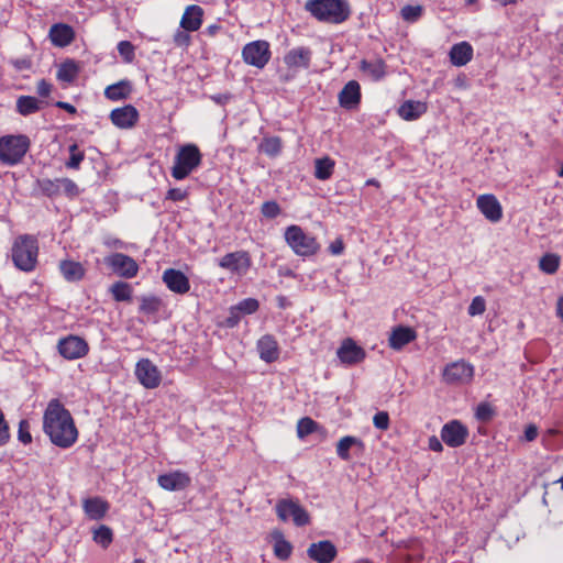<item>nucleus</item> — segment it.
<instances>
[{
	"label": "nucleus",
	"mask_w": 563,
	"mask_h": 563,
	"mask_svg": "<svg viewBox=\"0 0 563 563\" xmlns=\"http://www.w3.org/2000/svg\"><path fill=\"white\" fill-rule=\"evenodd\" d=\"M357 448L361 452L364 450V443L361 439L352 435L343 437L336 443V454L343 461L351 459L350 450Z\"/></svg>",
	"instance_id": "32"
},
{
	"label": "nucleus",
	"mask_w": 563,
	"mask_h": 563,
	"mask_svg": "<svg viewBox=\"0 0 563 563\" xmlns=\"http://www.w3.org/2000/svg\"><path fill=\"white\" fill-rule=\"evenodd\" d=\"M242 57L247 65L264 68L271 58L268 42L257 40L247 43L242 49Z\"/></svg>",
	"instance_id": "7"
},
{
	"label": "nucleus",
	"mask_w": 563,
	"mask_h": 563,
	"mask_svg": "<svg viewBox=\"0 0 563 563\" xmlns=\"http://www.w3.org/2000/svg\"><path fill=\"white\" fill-rule=\"evenodd\" d=\"M118 52L128 63H131L134 58V46L129 41H121L118 44Z\"/></svg>",
	"instance_id": "49"
},
{
	"label": "nucleus",
	"mask_w": 563,
	"mask_h": 563,
	"mask_svg": "<svg viewBox=\"0 0 563 563\" xmlns=\"http://www.w3.org/2000/svg\"><path fill=\"white\" fill-rule=\"evenodd\" d=\"M236 310L243 313H253L258 309V301L253 298H247L238 303L235 307Z\"/></svg>",
	"instance_id": "51"
},
{
	"label": "nucleus",
	"mask_w": 563,
	"mask_h": 563,
	"mask_svg": "<svg viewBox=\"0 0 563 563\" xmlns=\"http://www.w3.org/2000/svg\"><path fill=\"white\" fill-rule=\"evenodd\" d=\"M40 188L43 192H45L47 196H55L58 195L59 191V178L55 180L51 179H43L38 181Z\"/></svg>",
	"instance_id": "47"
},
{
	"label": "nucleus",
	"mask_w": 563,
	"mask_h": 563,
	"mask_svg": "<svg viewBox=\"0 0 563 563\" xmlns=\"http://www.w3.org/2000/svg\"><path fill=\"white\" fill-rule=\"evenodd\" d=\"M43 429L52 443L62 449L70 448L78 438L70 412L57 399H52L46 407Z\"/></svg>",
	"instance_id": "1"
},
{
	"label": "nucleus",
	"mask_w": 563,
	"mask_h": 563,
	"mask_svg": "<svg viewBox=\"0 0 563 563\" xmlns=\"http://www.w3.org/2000/svg\"><path fill=\"white\" fill-rule=\"evenodd\" d=\"M174 42L177 46H187L190 42V35L184 29L177 30L174 34Z\"/></svg>",
	"instance_id": "56"
},
{
	"label": "nucleus",
	"mask_w": 563,
	"mask_h": 563,
	"mask_svg": "<svg viewBox=\"0 0 563 563\" xmlns=\"http://www.w3.org/2000/svg\"><path fill=\"white\" fill-rule=\"evenodd\" d=\"M75 37L71 26L64 23H57L49 29V38L55 46L65 47L69 45Z\"/></svg>",
	"instance_id": "24"
},
{
	"label": "nucleus",
	"mask_w": 563,
	"mask_h": 563,
	"mask_svg": "<svg viewBox=\"0 0 563 563\" xmlns=\"http://www.w3.org/2000/svg\"><path fill=\"white\" fill-rule=\"evenodd\" d=\"M203 10L196 4L188 5L180 20V27L187 32H195L202 24Z\"/></svg>",
	"instance_id": "23"
},
{
	"label": "nucleus",
	"mask_w": 563,
	"mask_h": 563,
	"mask_svg": "<svg viewBox=\"0 0 563 563\" xmlns=\"http://www.w3.org/2000/svg\"><path fill=\"white\" fill-rule=\"evenodd\" d=\"M373 423L375 428L385 431L389 428V416L386 411H378L374 418Z\"/></svg>",
	"instance_id": "53"
},
{
	"label": "nucleus",
	"mask_w": 563,
	"mask_h": 563,
	"mask_svg": "<svg viewBox=\"0 0 563 563\" xmlns=\"http://www.w3.org/2000/svg\"><path fill=\"white\" fill-rule=\"evenodd\" d=\"M236 323H238V318H233V317H231V318H229V319H228V324H229L230 327H233V325H235Z\"/></svg>",
	"instance_id": "64"
},
{
	"label": "nucleus",
	"mask_w": 563,
	"mask_h": 563,
	"mask_svg": "<svg viewBox=\"0 0 563 563\" xmlns=\"http://www.w3.org/2000/svg\"><path fill=\"white\" fill-rule=\"evenodd\" d=\"M157 483L165 490L177 492L186 489L190 485L191 478L186 472L174 471L159 475Z\"/></svg>",
	"instance_id": "17"
},
{
	"label": "nucleus",
	"mask_w": 563,
	"mask_h": 563,
	"mask_svg": "<svg viewBox=\"0 0 563 563\" xmlns=\"http://www.w3.org/2000/svg\"><path fill=\"white\" fill-rule=\"evenodd\" d=\"M202 155L195 144H186L177 151L170 169L173 178L183 180L201 164Z\"/></svg>",
	"instance_id": "4"
},
{
	"label": "nucleus",
	"mask_w": 563,
	"mask_h": 563,
	"mask_svg": "<svg viewBox=\"0 0 563 563\" xmlns=\"http://www.w3.org/2000/svg\"><path fill=\"white\" fill-rule=\"evenodd\" d=\"M110 120L120 129H130L136 124L139 120V111L135 107L126 104L124 107L113 109L110 113Z\"/></svg>",
	"instance_id": "19"
},
{
	"label": "nucleus",
	"mask_w": 563,
	"mask_h": 563,
	"mask_svg": "<svg viewBox=\"0 0 563 563\" xmlns=\"http://www.w3.org/2000/svg\"><path fill=\"white\" fill-rule=\"evenodd\" d=\"M262 152L269 156L277 155L282 150V143L278 137H266L260 145Z\"/></svg>",
	"instance_id": "42"
},
{
	"label": "nucleus",
	"mask_w": 563,
	"mask_h": 563,
	"mask_svg": "<svg viewBox=\"0 0 563 563\" xmlns=\"http://www.w3.org/2000/svg\"><path fill=\"white\" fill-rule=\"evenodd\" d=\"M112 531L109 527L102 525L93 530V541L100 544L102 548H108L112 542Z\"/></svg>",
	"instance_id": "39"
},
{
	"label": "nucleus",
	"mask_w": 563,
	"mask_h": 563,
	"mask_svg": "<svg viewBox=\"0 0 563 563\" xmlns=\"http://www.w3.org/2000/svg\"><path fill=\"white\" fill-rule=\"evenodd\" d=\"M427 112V104L421 101L408 100L404 102L399 109V115L406 121H412L420 118Z\"/></svg>",
	"instance_id": "31"
},
{
	"label": "nucleus",
	"mask_w": 563,
	"mask_h": 563,
	"mask_svg": "<svg viewBox=\"0 0 563 563\" xmlns=\"http://www.w3.org/2000/svg\"><path fill=\"white\" fill-rule=\"evenodd\" d=\"M31 142L26 135H4L0 137V161L13 166L19 164L30 148Z\"/></svg>",
	"instance_id": "5"
},
{
	"label": "nucleus",
	"mask_w": 563,
	"mask_h": 563,
	"mask_svg": "<svg viewBox=\"0 0 563 563\" xmlns=\"http://www.w3.org/2000/svg\"><path fill=\"white\" fill-rule=\"evenodd\" d=\"M312 52L309 47L297 46L284 55V64L292 70L307 69L310 66Z\"/></svg>",
	"instance_id": "16"
},
{
	"label": "nucleus",
	"mask_w": 563,
	"mask_h": 563,
	"mask_svg": "<svg viewBox=\"0 0 563 563\" xmlns=\"http://www.w3.org/2000/svg\"><path fill=\"white\" fill-rule=\"evenodd\" d=\"M305 8L317 20L335 24L347 20L351 13L346 0H308Z\"/></svg>",
	"instance_id": "2"
},
{
	"label": "nucleus",
	"mask_w": 563,
	"mask_h": 563,
	"mask_svg": "<svg viewBox=\"0 0 563 563\" xmlns=\"http://www.w3.org/2000/svg\"><path fill=\"white\" fill-rule=\"evenodd\" d=\"M161 309V300L157 297L148 296L141 298L140 311L146 314H154Z\"/></svg>",
	"instance_id": "41"
},
{
	"label": "nucleus",
	"mask_w": 563,
	"mask_h": 563,
	"mask_svg": "<svg viewBox=\"0 0 563 563\" xmlns=\"http://www.w3.org/2000/svg\"><path fill=\"white\" fill-rule=\"evenodd\" d=\"M69 154L70 156L66 166L71 169H77L84 159V153L79 151L77 144H73L69 146Z\"/></svg>",
	"instance_id": "45"
},
{
	"label": "nucleus",
	"mask_w": 563,
	"mask_h": 563,
	"mask_svg": "<svg viewBox=\"0 0 563 563\" xmlns=\"http://www.w3.org/2000/svg\"><path fill=\"white\" fill-rule=\"evenodd\" d=\"M307 552L309 558L318 563H331L336 555V549L330 541L312 543Z\"/></svg>",
	"instance_id": "22"
},
{
	"label": "nucleus",
	"mask_w": 563,
	"mask_h": 563,
	"mask_svg": "<svg viewBox=\"0 0 563 563\" xmlns=\"http://www.w3.org/2000/svg\"><path fill=\"white\" fill-rule=\"evenodd\" d=\"M401 18L408 22L417 21L422 14L421 5H405L400 11Z\"/></svg>",
	"instance_id": "44"
},
{
	"label": "nucleus",
	"mask_w": 563,
	"mask_h": 563,
	"mask_svg": "<svg viewBox=\"0 0 563 563\" xmlns=\"http://www.w3.org/2000/svg\"><path fill=\"white\" fill-rule=\"evenodd\" d=\"M257 351L261 360L272 363L278 358V344L272 335H264L257 342Z\"/></svg>",
	"instance_id": "27"
},
{
	"label": "nucleus",
	"mask_w": 563,
	"mask_h": 563,
	"mask_svg": "<svg viewBox=\"0 0 563 563\" xmlns=\"http://www.w3.org/2000/svg\"><path fill=\"white\" fill-rule=\"evenodd\" d=\"M135 375L145 388L154 389L159 386L162 375L157 366L147 358L137 362L135 367Z\"/></svg>",
	"instance_id": "12"
},
{
	"label": "nucleus",
	"mask_w": 563,
	"mask_h": 563,
	"mask_svg": "<svg viewBox=\"0 0 563 563\" xmlns=\"http://www.w3.org/2000/svg\"><path fill=\"white\" fill-rule=\"evenodd\" d=\"M58 352L67 360L84 357L88 353L87 342L75 335L60 339L57 344Z\"/></svg>",
	"instance_id": "13"
},
{
	"label": "nucleus",
	"mask_w": 563,
	"mask_h": 563,
	"mask_svg": "<svg viewBox=\"0 0 563 563\" xmlns=\"http://www.w3.org/2000/svg\"><path fill=\"white\" fill-rule=\"evenodd\" d=\"M340 361L347 365H354L365 358V351L357 345L352 339H345L336 352Z\"/></svg>",
	"instance_id": "18"
},
{
	"label": "nucleus",
	"mask_w": 563,
	"mask_h": 563,
	"mask_svg": "<svg viewBox=\"0 0 563 563\" xmlns=\"http://www.w3.org/2000/svg\"><path fill=\"white\" fill-rule=\"evenodd\" d=\"M276 512L280 520L286 521L289 517L296 526L302 527L310 522L307 510L298 503L290 499H282L276 505Z\"/></svg>",
	"instance_id": "8"
},
{
	"label": "nucleus",
	"mask_w": 563,
	"mask_h": 563,
	"mask_svg": "<svg viewBox=\"0 0 563 563\" xmlns=\"http://www.w3.org/2000/svg\"><path fill=\"white\" fill-rule=\"evenodd\" d=\"M361 71L369 79L377 81L385 77L386 65L383 59H363L360 64Z\"/></svg>",
	"instance_id": "29"
},
{
	"label": "nucleus",
	"mask_w": 563,
	"mask_h": 563,
	"mask_svg": "<svg viewBox=\"0 0 563 563\" xmlns=\"http://www.w3.org/2000/svg\"><path fill=\"white\" fill-rule=\"evenodd\" d=\"M59 269L63 277L71 283L81 280L86 274L85 267L79 262L70 260L62 261Z\"/></svg>",
	"instance_id": "30"
},
{
	"label": "nucleus",
	"mask_w": 563,
	"mask_h": 563,
	"mask_svg": "<svg viewBox=\"0 0 563 563\" xmlns=\"http://www.w3.org/2000/svg\"><path fill=\"white\" fill-rule=\"evenodd\" d=\"M556 313L563 320V296L558 300Z\"/></svg>",
	"instance_id": "62"
},
{
	"label": "nucleus",
	"mask_w": 563,
	"mask_h": 563,
	"mask_svg": "<svg viewBox=\"0 0 563 563\" xmlns=\"http://www.w3.org/2000/svg\"><path fill=\"white\" fill-rule=\"evenodd\" d=\"M131 93V85L126 80H121L117 84L110 85L104 90V96L113 101L125 99Z\"/></svg>",
	"instance_id": "34"
},
{
	"label": "nucleus",
	"mask_w": 563,
	"mask_h": 563,
	"mask_svg": "<svg viewBox=\"0 0 563 563\" xmlns=\"http://www.w3.org/2000/svg\"><path fill=\"white\" fill-rule=\"evenodd\" d=\"M188 194L186 190L180 188H172L166 194V199L172 201H183L187 198Z\"/></svg>",
	"instance_id": "55"
},
{
	"label": "nucleus",
	"mask_w": 563,
	"mask_h": 563,
	"mask_svg": "<svg viewBox=\"0 0 563 563\" xmlns=\"http://www.w3.org/2000/svg\"><path fill=\"white\" fill-rule=\"evenodd\" d=\"M285 240L290 249L299 256H311L319 250L316 238L307 234L296 224L286 228Z\"/></svg>",
	"instance_id": "6"
},
{
	"label": "nucleus",
	"mask_w": 563,
	"mask_h": 563,
	"mask_svg": "<svg viewBox=\"0 0 563 563\" xmlns=\"http://www.w3.org/2000/svg\"><path fill=\"white\" fill-rule=\"evenodd\" d=\"M163 282L169 290L179 295H184L190 289L188 277L183 272L174 268H168L163 273Z\"/></svg>",
	"instance_id": "20"
},
{
	"label": "nucleus",
	"mask_w": 563,
	"mask_h": 563,
	"mask_svg": "<svg viewBox=\"0 0 563 563\" xmlns=\"http://www.w3.org/2000/svg\"><path fill=\"white\" fill-rule=\"evenodd\" d=\"M561 258L558 254L548 253L539 261V268L545 274H554L559 269Z\"/></svg>",
	"instance_id": "37"
},
{
	"label": "nucleus",
	"mask_w": 563,
	"mask_h": 563,
	"mask_svg": "<svg viewBox=\"0 0 563 563\" xmlns=\"http://www.w3.org/2000/svg\"><path fill=\"white\" fill-rule=\"evenodd\" d=\"M335 163L332 158L325 156L314 161V177L319 180L329 179L334 170Z\"/></svg>",
	"instance_id": "35"
},
{
	"label": "nucleus",
	"mask_w": 563,
	"mask_h": 563,
	"mask_svg": "<svg viewBox=\"0 0 563 563\" xmlns=\"http://www.w3.org/2000/svg\"><path fill=\"white\" fill-rule=\"evenodd\" d=\"M476 206L482 214L490 222H499L503 218V207L492 194L481 195L476 199Z\"/></svg>",
	"instance_id": "15"
},
{
	"label": "nucleus",
	"mask_w": 563,
	"mask_h": 563,
	"mask_svg": "<svg viewBox=\"0 0 563 563\" xmlns=\"http://www.w3.org/2000/svg\"><path fill=\"white\" fill-rule=\"evenodd\" d=\"M493 416V409L488 404H481L476 409V417L479 420L487 421Z\"/></svg>",
	"instance_id": "54"
},
{
	"label": "nucleus",
	"mask_w": 563,
	"mask_h": 563,
	"mask_svg": "<svg viewBox=\"0 0 563 563\" xmlns=\"http://www.w3.org/2000/svg\"><path fill=\"white\" fill-rule=\"evenodd\" d=\"M473 53V47L468 42H460L451 47L450 62L456 67H462L472 60Z\"/></svg>",
	"instance_id": "25"
},
{
	"label": "nucleus",
	"mask_w": 563,
	"mask_h": 563,
	"mask_svg": "<svg viewBox=\"0 0 563 563\" xmlns=\"http://www.w3.org/2000/svg\"><path fill=\"white\" fill-rule=\"evenodd\" d=\"M252 261L247 252L245 251H236L231 252L222 256L218 265L229 271L232 275L235 276H244L250 267H251Z\"/></svg>",
	"instance_id": "9"
},
{
	"label": "nucleus",
	"mask_w": 563,
	"mask_h": 563,
	"mask_svg": "<svg viewBox=\"0 0 563 563\" xmlns=\"http://www.w3.org/2000/svg\"><path fill=\"white\" fill-rule=\"evenodd\" d=\"M318 429V423L309 417L301 418L297 423V435L303 439Z\"/></svg>",
	"instance_id": "40"
},
{
	"label": "nucleus",
	"mask_w": 563,
	"mask_h": 563,
	"mask_svg": "<svg viewBox=\"0 0 563 563\" xmlns=\"http://www.w3.org/2000/svg\"><path fill=\"white\" fill-rule=\"evenodd\" d=\"M429 449L433 452H442L443 445L435 435L429 438Z\"/></svg>",
	"instance_id": "60"
},
{
	"label": "nucleus",
	"mask_w": 563,
	"mask_h": 563,
	"mask_svg": "<svg viewBox=\"0 0 563 563\" xmlns=\"http://www.w3.org/2000/svg\"><path fill=\"white\" fill-rule=\"evenodd\" d=\"M416 339V332L408 327H398L389 335V346L400 350Z\"/></svg>",
	"instance_id": "28"
},
{
	"label": "nucleus",
	"mask_w": 563,
	"mask_h": 563,
	"mask_svg": "<svg viewBox=\"0 0 563 563\" xmlns=\"http://www.w3.org/2000/svg\"><path fill=\"white\" fill-rule=\"evenodd\" d=\"M79 71L77 64L74 60L63 63L57 70V78L64 82H71L75 80Z\"/></svg>",
	"instance_id": "36"
},
{
	"label": "nucleus",
	"mask_w": 563,
	"mask_h": 563,
	"mask_svg": "<svg viewBox=\"0 0 563 563\" xmlns=\"http://www.w3.org/2000/svg\"><path fill=\"white\" fill-rule=\"evenodd\" d=\"M339 103L346 110H352L358 107L361 102V87L355 80H350L338 96Z\"/></svg>",
	"instance_id": "21"
},
{
	"label": "nucleus",
	"mask_w": 563,
	"mask_h": 563,
	"mask_svg": "<svg viewBox=\"0 0 563 563\" xmlns=\"http://www.w3.org/2000/svg\"><path fill=\"white\" fill-rule=\"evenodd\" d=\"M52 85L45 79L37 82L36 91L41 97H47L51 93Z\"/></svg>",
	"instance_id": "57"
},
{
	"label": "nucleus",
	"mask_w": 563,
	"mask_h": 563,
	"mask_svg": "<svg viewBox=\"0 0 563 563\" xmlns=\"http://www.w3.org/2000/svg\"><path fill=\"white\" fill-rule=\"evenodd\" d=\"M538 437V428L534 424H529L525 430V440L531 442Z\"/></svg>",
	"instance_id": "59"
},
{
	"label": "nucleus",
	"mask_w": 563,
	"mask_h": 563,
	"mask_svg": "<svg viewBox=\"0 0 563 563\" xmlns=\"http://www.w3.org/2000/svg\"><path fill=\"white\" fill-rule=\"evenodd\" d=\"M467 437V428L457 420H453L445 423L441 430L442 441L451 448H457L463 445Z\"/></svg>",
	"instance_id": "14"
},
{
	"label": "nucleus",
	"mask_w": 563,
	"mask_h": 563,
	"mask_svg": "<svg viewBox=\"0 0 563 563\" xmlns=\"http://www.w3.org/2000/svg\"><path fill=\"white\" fill-rule=\"evenodd\" d=\"M110 292L117 301H130L132 299V287L124 282L112 284Z\"/></svg>",
	"instance_id": "38"
},
{
	"label": "nucleus",
	"mask_w": 563,
	"mask_h": 563,
	"mask_svg": "<svg viewBox=\"0 0 563 563\" xmlns=\"http://www.w3.org/2000/svg\"><path fill=\"white\" fill-rule=\"evenodd\" d=\"M12 261L22 272H32L36 268L38 257V242L30 234L19 235L12 244Z\"/></svg>",
	"instance_id": "3"
},
{
	"label": "nucleus",
	"mask_w": 563,
	"mask_h": 563,
	"mask_svg": "<svg viewBox=\"0 0 563 563\" xmlns=\"http://www.w3.org/2000/svg\"><path fill=\"white\" fill-rule=\"evenodd\" d=\"M366 185L367 186H375V187H379V181L376 180L375 178H371L366 181Z\"/></svg>",
	"instance_id": "63"
},
{
	"label": "nucleus",
	"mask_w": 563,
	"mask_h": 563,
	"mask_svg": "<svg viewBox=\"0 0 563 563\" xmlns=\"http://www.w3.org/2000/svg\"><path fill=\"white\" fill-rule=\"evenodd\" d=\"M59 191L69 197H74L79 194L78 186L69 178H59Z\"/></svg>",
	"instance_id": "48"
},
{
	"label": "nucleus",
	"mask_w": 563,
	"mask_h": 563,
	"mask_svg": "<svg viewBox=\"0 0 563 563\" xmlns=\"http://www.w3.org/2000/svg\"><path fill=\"white\" fill-rule=\"evenodd\" d=\"M486 310V301L482 296H476L473 298L471 305L468 306L467 312L470 316H481Z\"/></svg>",
	"instance_id": "46"
},
{
	"label": "nucleus",
	"mask_w": 563,
	"mask_h": 563,
	"mask_svg": "<svg viewBox=\"0 0 563 563\" xmlns=\"http://www.w3.org/2000/svg\"><path fill=\"white\" fill-rule=\"evenodd\" d=\"M343 250H344V244L341 239L334 240L329 246V251L333 255H340L343 252Z\"/></svg>",
	"instance_id": "58"
},
{
	"label": "nucleus",
	"mask_w": 563,
	"mask_h": 563,
	"mask_svg": "<svg viewBox=\"0 0 563 563\" xmlns=\"http://www.w3.org/2000/svg\"><path fill=\"white\" fill-rule=\"evenodd\" d=\"M18 439L23 444H29L32 442V437L30 433V423L27 420H21L19 423Z\"/></svg>",
	"instance_id": "52"
},
{
	"label": "nucleus",
	"mask_w": 563,
	"mask_h": 563,
	"mask_svg": "<svg viewBox=\"0 0 563 563\" xmlns=\"http://www.w3.org/2000/svg\"><path fill=\"white\" fill-rule=\"evenodd\" d=\"M474 368L465 361H456L443 368L442 378L446 384L459 385L471 382Z\"/></svg>",
	"instance_id": "11"
},
{
	"label": "nucleus",
	"mask_w": 563,
	"mask_h": 563,
	"mask_svg": "<svg viewBox=\"0 0 563 563\" xmlns=\"http://www.w3.org/2000/svg\"><path fill=\"white\" fill-rule=\"evenodd\" d=\"M274 552L277 558L286 560L291 554V545L285 540H278L274 545Z\"/></svg>",
	"instance_id": "50"
},
{
	"label": "nucleus",
	"mask_w": 563,
	"mask_h": 563,
	"mask_svg": "<svg viewBox=\"0 0 563 563\" xmlns=\"http://www.w3.org/2000/svg\"><path fill=\"white\" fill-rule=\"evenodd\" d=\"M44 102L32 96H21L16 100V111L21 115H30L40 111Z\"/></svg>",
	"instance_id": "33"
},
{
	"label": "nucleus",
	"mask_w": 563,
	"mask_h": 563,
	"mask_svg": "<svg viewBox=\"0 0 563 563\" xmlns=\"http://www.w3.org/2000/svg\"><path fill=\"white\" fill-rule=\"evenodd\" d=\"M280 212L282 209L275 200L265 201L261 207V213L267 219H275Z\"/></svg>",
	"instance_id": "43"
},
{
	"label": "nucleus",
	"mask_w": 563,
	"mask_h": 563,
	"mask_svg": "<svg viewBox=\"0 0 563 563\" xmlns=\"http://www.w3.org/2000/svg\"><path fill=\"white\" fill-rule=\"evenodd\" d=\"M56 107H58L60 109H64V110H66L69 113H75L76 112V108L73 104L68 103V102L58 101V102H56Z\"/></svg>",
	"instance_id": "61"
},
{
	"label": "nucleus",
	"mask_w": 563,
	"mask_h": 563,
	"mask_svg": "<svg viewBox=\"0 0 563 563\" xmlns=\"http://www.w3.org/2000/svg\"><path fill=\"white\" fill-rule=\"evenodd\" d=\"M104 263L114 274L123 278H133L139 273L137 263L123 253L110 254L104 258Z\"/></svg>",
	"instance_id": "10"
},
{
	"label": "nucleus",
	"mask_w": 563,
	"mask_h": 563,
	"mask_svg": "<svg viewBox=\"0 0 563 563\" xmlns=\"http://www.w3.org/2000/svg\"><path fill=\"white\" fill-rule=\"evenodd\" d=\"M82 508L89 519L100 520L106 516L109 504L100 497H92L82 501Z\"/></svg>",
	"instance_id": "26"
}]
</instances>
